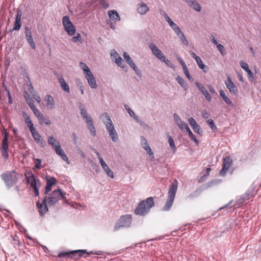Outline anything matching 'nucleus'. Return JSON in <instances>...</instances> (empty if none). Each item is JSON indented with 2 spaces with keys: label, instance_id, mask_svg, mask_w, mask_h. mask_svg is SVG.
Segmentation results:
<instances>
[{
  "label": "nucleus",
  "instance_id": "f257e3e1",
  "mask_svg": "<svg viewBox=\"0 0 261 261\" xmlns=\"http://www.w3.org/2000/svg\"><path fill=\"white\" fill-rule=\"evenodd\" d=\"M100 118L105 124L106 129L112 141L114 142H117L118 139V136L110 116L107 113H104L101 115Z\"/></svg>",
  "mask_w": 261,
  "mask_h": 261
},
{
  "label": "nucleus",
  "instance_id": "f03ea898",
  "mask_svg": "<svg viewBox=\"0 0 261 261\" xmlns=\"http://www.w3.org/2000/svg\"><path fill=\"white\" fill-rule=\"evenodd\" d=\"M100 118L105 124L106 129L112 141L114 142H117L118 139V136L110 116L107 113H104L101 115Z\"/></svg>",
  "mask_w": 261,
  "mask_h": 261
},
{
  "label": "nucleus",
  "instance_id": "7ed1b4c3",
  "mask_svg": "<svg viewBox=\"0 0 261 261\" xmlns=\"http://www.w3.org/2000/svg\"><path fill=\"white\" fill-rule=\"evenodd\" d=\"M154 205L152 197H148L145 200L140 202L135 210V213L140 216L146 215L150 210V208Z\"/></svg>",
  "mask_w": 261,
  "mask_h": 261
},
{
  "label": "nucleus",
  "instance_id": "20e7f679",
  "mask_svg": "<svg viewBox=\"0 0 261 261\" xmlns=\"http://www.w3.org/2000/svg\"><path fill=\"white\" fill-rule=\"evenodd\" d=\"M178 187V182L176 180H174L171 184L168 191V198L167 200L165 205L162 208V210L164 211H169L171 207L175 195L176 193L177 189Z\"/></svg>",
  "mask_w": 261,
  "mask_h": 261
},
{
  "label": "nucleus",
  "instance_id": "39448f33",
  "mask_svg": "<svg viewBox=\"0 0 261 261\" xmlns=\"http://www.w3.org/2000/svg\"><path fill=\"white\" fill-rule=\"evenodd\" d=\"M47 142L54 149L56 153L60 156L63 160L69 163L68 158L65 153L64 150L61 148V146L59 141L56 140L53 136H49L47 139Z\"/></svg>",
  "mask_w": 261,
  "mask_h": 261
},
{
  "label": "nucleus",
  "instance_id": "423d86ee",
  "mask_svg": "<svg viewBox=\"0 0 261 261\" xmlns=\"http://www.w3.org/2000/svg\"><path fill=\"white\" fill-rule=\"evenodd\" d=\"M27 182L33 189L35 196L39 195V187L40 186V182L39 179H36L31 171H27L24 174Z\"/></svg>",
  "mask_w": 261,
  "mask_h": 261
},
{
  "label": "nucleus",
  "instance_id": "0eeeda50",
  "mask_svg": "<svg viewBox=\"0 0 261 261\" xmlns=\"http://www.w3.org/2000/svg\"><path fill=\"white\" fill-rule=\"evenodd\" d=\"M66 193L62 192L60 189L55 190L48 194L46 198V202L49 205H54L61 199H64Z\"/></svg>",
  "mask_w": 261,
  "mask_h": 261
},
{
  "label": "nucleus",
  "instance_id": "6e6552de",
  "mask_svg": "<svg viewBox=\"0 0 261 261\" xmlns=\"http://www.w3.org/2000/svg\"><path fill=\"white\" fill-rule=\"evenodd\" d=\"M132 218L129 215L121 216L116 222L114 226V230L116 231L121 228L129 227L132 223Z\"/></svg>",
  "mask_w": 261,
  "mask_h": 261
},
{
  "label": "nucleus",
  "instance_id": "1a4fd4ad",
  "mask_svg": "<svg viewBox=\"0 0 261 261\" xmlns=\"http://www.w3.org/2000/svg\"><path fill=\"white\" fill-rule=\"evenodd\" d=\"M1 177L8 188H10L15 184L18 179L17 175L15 172L3 173Z\"/></svg>",
  "mask_w": 261,
  "mask_h": 261
},
{
  "label": "nucleus",
  "instance_id": "9d476101",
  "mask_svg": "<svg viewBox=\"0 0 261 261\" xmlns=\"http://www.w3.org/2000/svg\"><path fill=\"white\" fill-rule=\"evenodd\" d=\"M62 24L65 32L69 36H72L75 33L76 29L68 16H65L62 18Z\"/></svg>",
  "mask_w": 261,
  "mask_h": 261
},
{
  "label": "nucleus",
  "instance_id": "9b49d317",
  "mask_svg": "<svg viewBox=\"0 0 261 261\" xmlns=\"http://www.w3.org/2000/svg\"><path fill=\"white\" fill-rule=\"evenodd\" d=\"M85 252V251L84 250H77L69 252H61L59 253L58 256L60 258L67 256L73 257L74 259H76L78 257L83 255Z\"/></svg>",
  "mask_w": 261,
  "mask_h": 261
},
{
  "label": "nucleus",
  "instance_id": "f8f14e48",
  "mask_svg": "<svg viewBox=\"0 0 261 261\" xmlns=\"http://www.w3.org/2000/svg\"><path fill=\"white\" fill-rule=\"evenodd\" d=\"M123 58L125 62L127 63V64L134 70L136 74L138 76H141L142 75L141 70L137 67V66L134 63L132 59L129 56V54L126 52H124L123 53Z\"/></svg>",
  "mask_w": 261,
  "mask_h": 261
},
{
  "label": "nucleus",
  "instance_id": "ddd939ff",
  "mask_svg": "<svg viewBox=\"0 0 261 261\" xmlns=\"http://www.w3.org/2000/svg\"><path fill=\"white\" fill-rule=\"evenodd\" d=\"M232 164V161L229 156H226L223 159V167L220 171L221 176H224L229 170L230 166Z\"/></svg>",
  "mask_w": 261,
  "mask_h": 261
},
{
  "label": "nucleus",
  "instance_id": "4468645a",
  "mask_svg": "<svg viewBox=\"0 0 261 261\" xmlns=\"http://www.w3.org/2000/svg\"><path fill=\"white\" fill-rule=\"evenodd\" d=\"M111 59L118 66L121 68H123L124 65L123 63V60L119 56L118 53L114 49L111 51Z\"/></svg>",
  "mask_w": 261,
  "mask_h": 261
},
{
  "label": "nucleus",
  "instance_id": "2eb2a0df",
  "mask_svg": "<svg viewBox=\"0 0 261 261\" xmlns=\"http://www.w3.org/2000/svg\"><path fill=\"white\" fill-rule=\"evenodd\" d=\"M225 84L227 88L231 94L233 95L238 94V89L229 76H227V80L225 82Z\"/></svg>",
  "mask_w": 261,
  "mask_h": 261
},
{
  "label": "nucleus",
  "instance_id": "dca6fc26",
  "mask_svg": "<svg viewBox=\"0 0 261 261\" xmlns=\"http://www.w3.org/2000/svg\"><path fill=\"white\" fill-rule=\"evenodd\" d=\"M149 47L152 55L158 59L160 60L164 56L162 51L153 43L149 44Z\"/></svg>",
  "mask_w": 261,
  "mask_h": 261
},
{
  "label": "nucleus",
  "instance_id": "f3484780",
  "mask_svg": "<svg viewBox=\"0 0 261 261\" xmlns=\"http://www.w3.org/2000/svg\"><path fill=\"white\" fill-rule=\"evenodd\" d=\"M32 137L37 143L39 144L42 147L45 146V142L41 136L38 133L37 130L35 129L30 132Z\"/></svg>",
  "mask_w": 261,
  "mask_h": 261
},
{
  "label": "nucleus",
  "instance_id": "a211bd4d",
  "mask_svg": "<svg viewBox=\"0 0 261 261\" xmlns=\"http://www.w3.org/2000/svg\"><path fill=\"white\" fill-rule=\"evenodd\" d=\"M37 207L40 215L43 216L48 211L46 205V198H44L41 203L38 202L37 203Z\"/></svg>",
  "mask_w": 261,
  "mask_h": 261
},
{
  "label": "nucleus",
  "instance_id": "6ab92c4d",
  "mask_svg": "<svg viewBox=\"0 0 261 261\" xmlns=\"http://www.w3.org/2000/svg\"><path fill=\"white\" fill-rule=\"evenodd\" d=\"M85 77L87 80L89 86L91 88L95 89L97 87L95 79L92 72L85 75Z\"/></svg>",
  "mask_w": 261,
  "mask_h": 261
},
{
  "label": "nucleus",
  "instance_id": "aec40b11",
  "mask_svg": "<svg viewBox=\"0 0 261 261\" xmlns=\"http://www.w3.org/2000/svg\"><path fill=\"white\" fill-rule=\"evenodd\" d=\"M188 121L195 133H197L199 135L202 134V129L200 128V126L197 124V123L193 118H190L188 119Z\"/></svg>",
  "mask_w": 261,
  "mask_h": 261
},
{
  "label": "nucleus",
  "instance_id": "412c9836",
  "mask_svg": "<svg viewBox=\"0 0 261 261\" xmlns=\"http://www.w3.org/2000/svg\"><path fill=\"white\" fill-rule=\"evenodd\" d=\"M25 35L26 39H27L29 45L31 47V48L34 49H35L36 44L34 41L31 32L30 31V30L28 28H25Z\"/></svg>",
  "mask_w": 261,
  "mask_h": 261
},
{
  "label": "nucleus",
  "instance_id": "4be33fe9",
  "mask_svg": "<svg viewBox=\"0 0 261 261\" xmlns=\"http://www.w3.org/2000/svg\"><path fill=\"white\" fill-rule=\"evenodd\" d=\"M149 10L148 6L143 2L138 4L137 5V12L142 15L146 14Z\"/></svg>",
  "mask_w": 261,
  "mask_h": 261
},
{
  "label": "nucleus",
  "instance_id": "5701e85b",
  "mask_svg": "<svg viewBox=\"0 0 261 261\" xmlns=\"http://www.w3.org/2000/svg\"><path fill=\"white\" fill-rule=\"evenodd\" d=\"M195 84L199 91H200V92L204 95L205 99L207 101H210L212 99V96L208 93L205 88L202 84L198 82H196Z\"/></svg>",
  "mask_w": 261,
  "mask_h": 261
},
{
  "label": "nucleus",
  "instance_id": "b1692460",
  "mask_svg": "<svg viewBox=\"0 0 261 261\" xmlns=\"http://www.w3.org/2000/svg\"><path fill=\"white\" fill-rule=\"evenodd\" d=\"M108 14L110 19L111 21H114L115 23L120 20V17L118 13L115 10H109L108 12Z\"/></svg>",
  "mask_w": 261,
  "mask_h": 261
},
{
  "label": "nucleus",
  "instance_id": "393cba45",
  "mask_svg": "<svg viewBox=\"0 0 261 261\" xmlns=\"http://www.w3.org/2000/svg\"><path fill=\"white\" fill-rule=\"evenodd\" d=\"M100 166L105 172V173L108 176L110 177L111 178H114V173L109 166L107 164L106 162L104 161L100 163Z\"/></svg>",
  "mask_w": 261,
  "mask_h": 261
},
{
  "label": "nucleus",
  "instance_id": "a878e982",
  "mask_svg": "<svg viewBox=\"0 0 261 261\" xmlns=\"http://www.w3.org/2000/svg\"><path fill=\"white\" fill-rule=\"evenodd\" d=\"M57 79L59 82V83L60 84V86H61L62 89L64 91H65L68 93L69 92H70L69 87L68 84L65 82L64 79L62 77V76L60 74H58L57 75Z\"/></svg>",
  "mask_w": 261,
  "mask_h": 261
},
{
  "label": "nucleus",
  "instance_id": "bb28decb",
  "mask_svg": "<svg viewBox=\"0 0 261 261\" xmlns=\"http://www.w3.org/2000/svg\"><path fill=\"white\" fill-rule=\"evenodd\" d=\"M22 116L24 119L25 123L27 124L28 126L30 129V131L31 132L33 129H35V128L34 127V124L32 122L30 117L25 112H22Z\"/></svg>",
  "mask_w": 261,
  "mask_h": 261
},
{
  "label": "nucleus",
  "instance_id": "cd10ccee",
  "mask_svg": "<svg viewBox=\"0 0 261 261\" xmlns=\"http://www.w3.org/2000/svg\"><path fill=\"white\" fill-rule=\"evenodd\" d=\"M80 111H81V114L82 117V118L85 120V122L86 123L92 121V120L90 117V116L88 115L87 110L85 109L82 106H81L79 107Z\"/></svg>",
  "mask_w": 261,
  "mask_h": 261
},
{
  "label": "nucleus",
  "instance_id": "c85d7f7f",
  "mask_svg": "<svg viewBox=\"0 0 261 261\" xmlns=\"http://www.w3.org/2000/svg\"><path fill=\"white\" fill-rule=\"evenodd\" d=\"M57 180L54 177H50L47 178L46 186L45 191L47 193L51 190V187L56 184Z\"/></svg>",
  "mask_w": 261,
  "mask_h": 261
},
{
  "label": "nucleus",
  "instance_id": "c756f323",
  "mask_svg": "<svg viewBox=\"0 0 261 261\" xmlns=\"http://www.w3.org/2000/svg\"><path fill=\"white\" fill-rule=\"evenodd\" d=\"M46 107L49 110H53L55 108V101L53 97L50 95L46 96Z\"/></svg>",
  "mask_w": 261,
  "mask_h": 261
},
{
  "label": "nucleus",
  "instance_id": "7c9ffc66",
  "mask_svg": "<svg viewBox=\"0 0 261 261\" xmlns=\"http://www.w3.org/2000/svg\"><path fill=\"white\" fill-rule=\"evenodd\" d=\"M186 2L194 10L197 12L201 11V7L199 4L195 0L187 1Z\"/></svg>",
  "mask_w": 261,
  "mask_h": 261
},
{
  "label": "nucleus",
  "instance_id": "2f4dec72",
  "mask_svg": "<svg viewBox=\"0 0 261 261\" xmlns=\"http://www.w3.org/2000/svg\"><path fill=\"white\" fill-rule=\"evenodd\" d=\"M21 13L20 12H18L13 30L19 31L20 30L21 28Z\"/></svg>",
  "mask_w": 261,
  "mask_h": 261
},
{
  "label": "nucleus",
  "instance_id": "473e14b6",
  "mask_svg": "<svg viewBox=\"0 0 261 261\" xmlns=\"http://www.w3.org/2000/svg\"><path fill=\"white\" fill-rule=\"evenodd\" d=\"M199 68L203 70V72H206L208 69L207 66L203 63V62L200 57L196 59L195 60Z\"/></svg>",
  "mask_w": 261,
  "mask_h": 261
},
{
  "label": "nucleus",
  "instance_id": "72a5a7b5",
  "mask_svg": "<svg viewBox=\"0 0 261 261\" xmlns=\"http://www.w3.org/2000/svg\"><path fill=\"white\" fill-rule=\"evenodd\" d=\"M124 108L131 117L133 118L138 122H140V120L138 117L136 115L134 112L127 105H125Z\"/></svg>",
  "mask_w": 261,
  "mask_h": 261
},
{
  "label": "nucleus",
  "instance_id": "f704fd0d",
  "mask_svg": "<svg viewBox=\"0 0 261 261\" xmlns=\"http://www.w3.org/2000/svg\"><path fill=\"white\" fill-rule=\"evenodd\" d=\"M220 96L223 99V100L229 106H232V103L230 99L226 96L225 93L223 90H220Z\"/></svg>",
  "mask_w": 261,
  "mask_h": 261
},
{
  "label": "nucleus",
  "instance_id": "c9c22d12",
  "mask_svg": "<svg viewBox=\"0 0 261 261\" xmlns=\"http://www.w3.org/2000/svg\"><path fill=\"white\" fill-rule=\"evenodd\" d=\"M177 36L184 45L186 46H188L189 45V41L187 39L182 32H181L180 33L177 34Z\"/></svg>",
  "mask_w": 261,
  "mask_h": 261
},
{
  "label": "nucleus",
  "instance_id": "e433bc0d",
  "mask_svg": "<svg viewBox=\"0 0 261 261\" xmlns=\"http://www.w3.org/2000/svg\"><path fill=\"white\" fill-rule=\"evenodd\" d=\"M40 116L41 117H39L38 118V120L41 124H42L43 123H44L47 125H49L51 124L50 120L47 118H45L43 114Z\"/></svg>",
  "mask_w": 261,
  "mask_h": 261
},
{
  "label": "nucleus",
  "instance_id": "4c0bfd02",
  "mask_svg": "<svg viewBox=\"0 0 261 261\" xmlns=\"http://www.w3.org/2000/svg\"><path fill=\"white\" fill-rule=\"evenodd\" d=\"M80 67L83 70L84 75L91 72L87 65L82 62L80 63Z\"/></svg>",
  "mask_w": 261,
  "mask_h": 261
},
{
  "label": "nucleus",
  "instance_id": "58836bf2",
  "mask_svg": "<svg viewBox=\"0 0 261 261\" xmlns=\"http://www.w3.org/2000/svg\"><path fill=\"white\" fill-rule=\"evenodd\" d=\"M87 124L88 126L91 135L93 136H95L96 135V130H95V126L93 123V121H90V122L87 123Z\"/></svg>",
  "mask_w": 261,
  "mask_h": 261
},
{
  "label": "nucleus",
  "instance_id": "ea45409f",
  "mask_svg": "<svg viewBox=\"0 0 261 261\" xmlns=\"http://www.w3.org/2000/svg\"><path fill=\"white\" fill-rule=\"evenodd\" d=\"M168 139L170 147L172 148L173 152H175L176 150V147L175 145V143L172 137L171 136H168Z\"/></svg>",
  "mask_w": 261,
  "mask_h": 261
},
{
  "label": "nucleus",
  "instance_id": "a19ab883",
  "mask_svg": "<svg viewBox=\"0 0 261 261\" xmlns=\"http://www.w3.org/2000/svg\"><path fill=\"white\" fill-rule=\"evenodd\" d=\"M177 82L184 88L186 89L187 88V85L186 84L185 80L180 76H177L176 78Z\"/></svg>",
  "mask_w": 261,
  "mask_h": 261
},
{
  "label": "nucleus",
  "instance_id": "79ce46f5",
  "mask_svg": "<svg viewBox=\"0 0 261 261\" xmlns=\"http://www.w3.org/2000/svg\"><path fill=\"white\" fill-rule=\"evenodd\" d=\"M169 25L174 31L176 35L182 32L179 27L174 22H172Z\"/></svg>",
  "mask_w": 261,
  "mask_h": 261
},
{
  "label": "nucleus",
  "instance_id": "37998d69",
  "mask_svg": "<svg viewBox=\"0 0 261 261\" xmlns=\"http://www.w3.org/2000/svg\"><path fill=\"white\" fill-rule=\"evenodd\" d=\"M141 144L144 150L150 147L147 140L143 137H141Z\"/></svg>",
  "mask_w": 261,
  "mask_h": 261
},
{
  "label": "nucleus",
  "instance_id": "c03bdc74",
  "mask_svg": "<svg viewBox=\"0 0 261 261\" xmlns=\"http://www.w3.org/2000/svg\"><path fill=\"white\" fill-rule=\"evenodd\" d=\"M188 133V135L190 137V138H191V139L196 144V145H198L199 144V141H198V140L195 138V136L193 135V134L192 133V132H191V130H190V128H188V130L186 131Z\"/></svg>",
  "mask_w": 261,
  "mask_h": 261
},
{
  "label": "nucleus",
  "instance_id": "a18cd8bd",
  "mask_svg": "<svg viewBox=\"0 0 261 261\" xmlns=\"http://www.w3.org/2000/svg\"><path fill=\"white\" fill-rule=\"evenodd\" d=\"M177 126L182 131H187L188 130V128H190L188 126V124L184 121L182 122V123Z\"/></svg>",
  "mask_w": 261,
  "mask_h": 261
},
{
  "label": "nucleus",
  "instance_id": "49530a36",
  "mask_svg": "<svg viewBox=\"0 0 261 261\" xmlns=\"http://www.w3.org/2000/svg\"><path fill=\"white\" fill-rule=\"evenodd\" d=\"M173 118L175 123L177 126L183 122V121L181 120L180 117L176 113L173 114Z\"/></svg>",
  "mask_w": 261,
  "mask_h": 261
},
{
  "label": "nucleus",
  "instance_id": "de8ad7c7",
  "mask_svg": "<svg viewBox=\"0 0 261 261\" xmlns=\"http://www.w3.org/2000/svg\"><path fill=\"white\" fill-rule=\"evenodd\" d=\"M173 118L175 123L177 126L183 122V121L181 120L180 117L176 113L173 114Z\"/></svg>",
  "mask_w": 261,
  "mask_h": 261
},
{
  "label": "nucleus",
  "instance_id": "09e8293b",
  "mask_svg": "<svg viewBox=\"0 0 261 261\" xmlns=\"http://www.w3.org/2000/svg\"><path fill=\"white\" fill-rule=\"evenodd\" d=\"M31 89L33 90V92L31 90V89H30V91L32 93L33 97L34 99L38 103L40 102L41 101V98L40 96L35 93V91L34 90L33 87H31Z\"/></svg>",
  "mask_w": 261,
  "mask_h": 261
},
{
  "label": "nucleus",
  "instance_id": "8fccbe9b",
  "mask_svg": "<svg viewBox=\"0 0 261 261\" xmlns=\"http://www.w3.org/2000/svg\"><path fill=\"white\" fill-rule=\"evenodd\" d=\"M160 60L164 62L169 67L173 68V65L172 64V63L170 62V60L166 59L165 56H164Z\"/></svg>",
  "mask_w": 261,
  "mask_h": 261
},
{
  "label": "nucleus",
  "instance_id": "3c124183",
  "mask_svg": "<svg viewBox=\"0 0 261 261\" xmlns=\"http://www.w3.org/2000/svg\"><path fill=\"white\" fill-rule=\"evenodd\" d=\"M206 122L207 124L210 125V127L213 130H215L217 129V127L212 119H208L206 120Z\"/></svg>",
  "mask_w": 261,
  "mask_h": 261
},
{
  "label": "nucleus",
  "instance_id": "603ef678",
  "mask_svg": "<svg viewBox=\"0 0 261 261\" xmlns=\"http://www.w3.org/2000/svg\"><path fill=\"white\" fill-rule=\"evenodd\" d=\"M240 64L242 68L245 70L246 71L249 69V66L247 63L243 61L240 62Z\"/></svg>",
  "mask_w": 261,
  "mask_h": 261
},
{
  "label": "nucleus",
  "instance_id": "864d4df0",
  "mask_svg": "<svg viewBox=\"0 0 261 261\" xmlns=\"http://www.w3.org/2000/svg\"><path fill=\"white\" fill-rule=\"evenodd\" d=\"M35 160L36 162V163L35 164L34 169H36L41 168V162H42L41 160L40 159H35Z\"/></svg>",
  "mask_w": 261,
  "mask_h": 261
},
{
  "label": "nucleus",
  "instance_id": "5fc2aeb1",
  "mask_svg": "<svg viewBox=\"0 0 261 261\" xmlns=\"http://www.w3.org/2000/svg\"><path fill=\"white\" fill-rule=\"evenodd\" d=\"M71 40H72V41H73L74 42H82V40L81 36L80 34L78 33L76 36L73 37L72 38Z\"/></svg>",
  "mask_w": 261,
  "mask_h": 261
},
{
  "label": "nucleus",
  "instance_id": "6e6d98bb",
  "mask_svg": "<svg viewBox=\"0 0 261 261\" xmlns=\"http://www.w3.org/2000/svg\"><path fill=\"white\" fill-rule=\"evenodd\" d=\"M183 70H184V73H185V75L186 76V77L190 81H192L193 79H192V77L191 76V75H190V74L189 73V70H188V69L187 67L183 68Z\"/></svg>",
  "mask_w": 261,
  "mask_h": 261
},
{
  "label": "nucleus",
  "instance_id": "4d7b16f0",
  "mask_svg": "<svg viewBox=\"0 0 261 261\" xmlns=\"http://www.w3.org/2000/svg\"><path fill=\"white\" fill-rule=\"evenodd\" d=\"M145 150H146L147 153L149 155L151 156V161H153L154 159V157L153 156V153L151 148L149 147L147 148V149H146Z\"/></svg>",
  "mask_w": 261,
  "mask_h": 261
},
{
  "label": "nucleus",
  "instance_id": "13d9d810",
  "mask_svg": "<svg viewBox=\"0 0 261 261\" xmlns=\"http://www.w3.org/2000/svg\"><path fill=\"white\" fill-rule=\"evenodd\" d=\"M201 115L205 120L210 119V115L206 110H203L201 112Z\"/></svg>",
  "mask_w": 261,
  "mask_h": 261
},
{
  "label": "nucleus",
  "instance_id": "bf43d9fd",
  "mask_svg": "<svg viewBox=\"0 0 261 261\" xmlns=\"http://www.w3.org/2000/svg\"><path fill=\"white\" fill-rule=\"evenodd\" d=\"M216 45L217 49L220 52L221 54L223 55L224 54L225 50L224 46L221 44H218Z\"/></svg>",
  "mask_w": 261,
  "mask_h": 261
},
{
  "label": "nucleus",
  "instance_id": "052dcab7",
  "mask_svg": "<svg viewBox=\"0 0 261 261\" xmlns=\"http://www.w3.org/2000/svg\"><path fill=\"white\" fill-rule=\"evenodd\" d=\"M248 198H244L243 196L241 197L239 199L236 201V204L235 205H240L244 203V202Z\"/></svg>",
  "mask_w": 261,
  "mask_h": 261
},
{
  "label": "nucleus",
  "instance_id": "680f3d73",
  "mask_svg": "<svg viewBox=\"0 0 261 261\" xmlns=\"http://www.w3.org/2000/svg\"><path fill=\"white\" fill-rule=\"evenodd\" d=\"M93 151H94L95 153L96 154L98 160H99V163H101L102 162L104 161V160H103V159L102 158V156L100 154V153L97 151L96 149H93Z\"/></svg>",
  "mask_w": 261,
  "mask_h": 261
},
{
  "label": "nucleus",
  "instance_id": "e2e57ef3",
  "mask_svg": "<svg viewBox=\"0 0 261 261\" xmlns=\"http://www.w3.org/2000/svg\"><path fill=\"white\" fill-rule=\"evenodd\" d=\"M27 96H25L26 101L29 105H31V104L34 103V101L28 94H27Z\"/></svg>",
  "mask_w": 261,
  "mask_h": 261
},
{
  "label": "nucleus",
  "instance_id": "0e129e2a",
  "mask_svg": "<svg viewBox=\"0 0 261 261\" xmlns=\"http://www.w3.org/2000/svg\"><path fill=\"white\" fill-rule=\"evenodd\" d=\"M33 113L37 119L42 114L37 108L33 111Z\"/></svg>",
  "mask_w": 261,
  "mask_h": 261
},
{
  "label": "nucleus",
  "instance_id": "69168bd1",
  "mask_svg": "<svg viewBox=\"0 0 261 261\" xmlns=\"http://www.w3.org/2000/svg\"><path fill=\"white\" fill-rule=\"evenodd\" d=\"M2 155L5 158V159H7L9 156V154H8V150H3V149H2Z\"/></svg>",
  "mask_w": 261,
  "mask_h": 261
},
{
  "label": "nucleus",
  "instance_id": "338daca9",
  "mask_svg": "<svg viewBox=\"0 0 261 261\" xmlns=\"http://www.w3.org/2000/svg\"><path fill=\"white\" fill-rule=\"evenodd\" d=\"M177 59H178V61L180 62L181 65L182 66V68H184L187 67V65H186L185 62L180 57H178L177 58Z\"/></svg>",
  "mask_w": 261,
  "mask_h": 261
},
{
  "label": "nucleus",
  "instance_id": "774afa93",
  "mask_svg": "<svg viewBox=\"0 0 261 261\" xmlns=\"http://www.w3.org/2000/svg\"><path fill=\"white\" fill-rule=\"evenodd\" d=\"M164 18L168 23L169 25H170L172 22H173L168 15L164 16Z\"/></svg>",
  "mask_w": 261,
  "mask_h": 261
}]
</instances>
